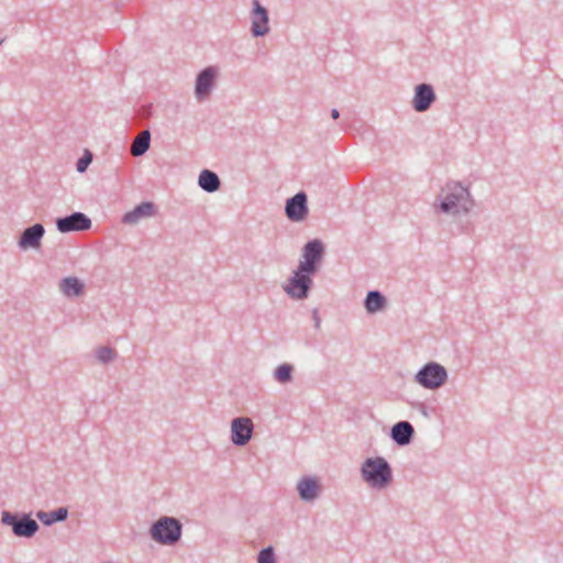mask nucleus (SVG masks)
<instances>
[{
    "label": "nucleus",
    "instance_id": "15",
    "mask_svg": "<svg viewBox=\"0 0 563 563\" xmlns=\"http://www.w3.org/2000/svg\"><path fill=\"white\" fill-rule=\"evenodd\" d=\"M156 213V207L153 202L145 201L136 206L133 210L126 212L122 222L125 224H136L141 219L153 217Z\"/></svg>",
    "mask_w": 563,
    "mask_h": 563
},
{
    "label": "nucleus",
    "instance_id": "6",
    "mask_svg": "<svg viewBox=\"0 0 563 563\" xmlns=\"http://www.w3.org/2000/svg\"><path fill=\"white\" fill-rule=\"evenodd\" d=\"M448 379L446 369L434 362L426 364L416 375V380L422 387L437 389L444 385Z\"/></svg>",
    "mask_w": 563,
    "mask_h": 563
},
{
    "label": "nucleus",
    "instance_id": "12",
    "mask_svg": "<svg viewBox=\"0 0 563 563\" xmlns=\"http://www.w3.org/2000/svg\"><path fill=\"white\" fill-rule=\"evenodd\" d=\"M435 101V93L431 85L420 84L415 89L412 108L417 112H426Z\"/></svg>",
    "mask_w": 563,
    "mask_h": 563
},
{
    "label": "nucleus",
    "instance_id": "22",
    "mask_svg": "<svg viewBox=\"0 0 563 563\" xmlns=\"http://www.w3.org/2000/svg\"><path fill=\"white\" fill-rule=\"evenodd\" d=\"M386 305V298L377 290H372L367 294L365 299V308L368 312L373 313L382 310Z\"/></svg>",
    "mask_w": 563,
    "mask_h": 563
},
{
    "label": "nucleus",
    "instance_id": "7",
    "mask_svg": "<svg viewBox=\"0 0 563 563\" xmlns=\"http://www.w3.org/2000/svg\"><path fill=\"white\" fill-rule=\"evenodd\" d=\"M324 253L323 244L320 240L309 241L302 250L303 261L299 263L300 271L306 273H317Z\"/></svg>",
    "mask_w": 563,
    "mask_h": 563
},
{
    "label": "nucleus",
    "instance_id": "23",
    "mask_svg": "<svg viewBox=\"0 0 563 563\" xmlns=\"http://www.w3.org/2000/svg\"><path fill=\"white\" fill-rule=\"evenodd\" d=\"M294 367L290 364H282L274 372V378L280 384H287L292 379Z\"/></svg>",
    "mask_w": 563,
    "mask_h": 563
},
{
    "label": "nucleus",
    "instance_id": "17",
    "mask_svg": "<svg viewBox=\"0 0 563 563\" xmlns=\"http://www.w3.org/2000/svg\"><path fill=\"white\" fill-rule=\"evenodd\" d=\"M415 433L412 424L408 421H399L391 428V439L398 445H407L411 442Z\"/></svg>",
    "mask_w": 563,
    "mask_h": 563
},
{
    "label": "nucleus",
    "instance_id": "26",
    "mask_svg": "<svg viewBox=\"0 0 563 563\" xmlns=\"http://www.w3.org/2000/svg\"><path fill=\"white\" fill-rule=\"evenodd\" d=\"M92 161V155L90 152L86 151V153L77 161L76 167L79 173H84L87 170L88 166Z\"/></svg>",
    "mask_w": 563,
    "mask_h": 563
},
{
    "label": "nucleus",
    "instance_id": "13",
    "mask_svg": "<svg viewBox=\"0 0 563 563\" xmlns=\"http://www.w3.org/2000/svg\"><path fill=\"white\" fill-rule=\"evenodd\" d=\"M216 75L217 73L213 67H207L198 74L195 86V93L198 100H203L210 95L214 86Z\"/></svg>",
    "mask_w": 563,
    "mask_h": 563
},
{
    "label": "nucleus",
    "instance_id": "2",
    "mask_svg": "<svg viewBox=\"0 0 563 563\" xmlns=\"http://www.w3.org/2000/svg\"><path fill=\"white\" fill-rule=\"evenodd\" d=\"M364 482L371 487L382 489L393 481V472L389 463L382 456L366 459L361 467Z\"/></svg>",
    "mask_w": 563,
    "mask_h": 563
},
{
    "label": "nucleus",
    "instance_id": "10",
    "mask_svg": "<svg viewBox=\"0 0 563 563\" xmlns=\"http://www.w3.org/2000/svg\"><path fill=\"white\" fill-rule=\"evenodd\" d=\"M253 9L251 12V32L255 37L265 36L269 32V18L267 10L261 4L260 0L252 1Z\"/></svg>",
    "mask_w": 563,
    "mask_h": 563
},
{
    "label": "nucleus",
    "instance_id": "19",
    "mask_svg": "<svg viewBox=\"0 0 563 563\" xmlns=\"http://www.w3.org/2000/svg\"><path fill=\"white\" fill-rule=\"evenodd\" d=\"M199 186L207 192H214L220 188L221 181L214 172L203 169L198 179Z\"/></svg>",
    "mask_w": 563,
    "mask_h": 563
},
{
    "label": "nucleus",
    "instance_id": "20",
    "mask_svg": "<svg viewBox=\"0 0 563 563\" xmlns=\"http://www.w3.org/2000/svg\"><path fill=\"white\" fill-rule=\"evenodd\" d=\"M150 144L151 133L148 130H144L132 141L130 152L135 157L141 156L150 148Z\"/></svg>",
    "mask_w": 563,
    "mask_h": 563
},
{
    "label": "nucleus",
    "instance_id": "3",
    "mask_svg": "<svg viewBox=\"0 0 563 563\" xmlns=\"http://www.w3.org/2000/svg\"><path fill=\"white\" fill-rule=\"evenodd\" d=\"M181 522L178 519L168 516L161 517L150 529L151 538L163 545L176 544L181 538Z\"/></svg>",
    "mask_w": 563,
    "mask_h": 563
},
{
    "label": "nucleus",
    "instance_id": "28",
    "mask_svg": "<svg viewBox=\"0 0 563 563\" xmlns=\"http://www.w3.org/2000/svg\"><path fill=\"white\" fill-rule=\"evenodd\" d=\"M331 117H332L334 120L339 119V117H340V112H339V110H338V109H332V110H331Z\"/></svg>",
    "mask_w": 563,
    "mask_h": 563
},
{
    "label": "nucleus",
    "instance_id": "21",
    "mask_svg": "<svg viewBox=\"0 0 563 563\" xmlns=\"http://www.w3.org/2000/svg\"><path fill=\"white\" fill-rule=\"evenodd\" d=\"M68 516V510L65 507H59L53 511L40 510L36 514L37 519L45 526H51L57 521H64Z\"/></svg>",
    "mask_w": 563,
    "mask_h": 563
},
{
    "label": "nucleus",
    "instance_id": "24",
    "mask_svg": "<svg viewBox=\"0 0 563 563\" xmlns=\"http://www.w3.org/2000/svg\"><path fill=\"white\" fill-rule=\"evenodd\" d=\"M96 356L101 363L107 364L115 358L117 352L112 347L101 346L96 351Z\"/></svg>",
    "mask_w": 563,
    "mask_h": 563
},
{
    "label": "nucleus",
    "instance_id": "9",
    "mask_svg": "<svg viewBox=\"0 0 563 563\" xmlns=\"http://www.w3.org/2000/svg\"><path fill=\"white\" fill-rule=\"evenodd\" d=\"M308 198L306 192L299 191L294 197L287 199L285 213L294 222L303 221L308 216Z\"/></svg>",
    "mask_w": 563,
    "mask_h": 563
},
{
    "label": "nucleus",
    "instance_id": "18",
    "mask_svg": "<svg viewBox=\"0 0 563 563\" xmlns=\"http://www.w3.org/2000/svg\"><path fill=\"white\" fill-rule=\"evenodd\" d=\"M60 291L67 297L80 296L85 286L77 277H65L59 282Z\"/></svg>",
    "mask_w": 563,
    "mask_h": 563
},
{
    "label": "nucleus",
    "instance_id": "14",
    "mask_svg": "<svg viewBox=\"0 0 563 563\" xmlns=\"http://www.w3.org/2000/svg\"><path fill=\"white\" fill-rule=\"evenodd\" d=\"M44 233L45 229L41 223L26 228L20 236L19 246L22 250L38 249Z\"/></svg>",
    "mask_w": 563,
    "mask_h": 563
},
{
    "label": "nucleus",
    "instance_id": "25",
    "mask_svg": "<svg viewBox=\"0 0 563 563\" xmlns=\"http://www.w3.org/2000/svg\"><path fill=\"white\" fill-rule=\"evenodd\" d=\"M257 563H277L274 549L268 547L261 550L257 556Z\"/></svg>",
    "mask_w": 563,
    "mask_h": 563
},
{
    "label": "nucleus",
    "instance_id": "11",
    "mask_svg": "<svg viewBox=\"0 0 563 563\" xmlns=\"http://www.w3.org/2000/svg\"><path fill=\"white\" fill-rule=\"evenodd\" d=\"M253 433V422L250 418L240 417L231 422V440L235 445L249 443Z\"/></svg>",
    "mask_w": 563,
    "mask_h": 563
},
{
    "label": "nucleus",
    "instance_id": "1",
    "mask_svg": "<svg viewBox=\"0 0 563 563\" xmlns=\"http://www.w3.org/2000/svg\"><path fill=\"white\" fill-rule=\"evenodd\" d=\"M437 201L439 203L433 205L435 211L452 216L467 214L475 205L470 189L454 180L448 181L441 188Z\"/></svg>",
    "mask_w": 563,
    "mask_h": 563
},
{
    "label": "nucleus",
    "instance_id": "4",
    "mask_svg": "<svg viewBox=\"0 0 563 563\" xmlns=\"http://www.w3.org/2000/svg\"><path fill=\"white\" fill-rule=\"evenodd\" d=\"M1 523L10 526L19 538H32L40 529L38 523L26 514H12L8 510L1 514Z\"/></svg>",
    "mask_w": 563,
    "mask_h": 563
},
{
    "label": "nucleus",
    "instance_id": "16",
    "mask_svg": "<svg viewBox=\"0 0 563 563\" xmlns=\"http://www.w3.org/2000/svg\"><path fill=\"white\" fill-rule=\"evenodd\" d=\"M297 490L302 500L311 501L319 496L321 487L317 478L306 476L298 482Z\"/></svg>",
    "mask_w": 563,
    "mask_h": 563
},
{
    "label": "nucleus",
    "instance_id": "5",
    "mask_svg": "<svg viewBox=\"0 0 563 563\" xmlns=\"http://www.w3.org/2000/svg\"><path fill=\"white\" fill-rule=\"evenodd\" d=\"M312 275L314 273H306L298 267L284 286L285 292L297 300L306 299L313 285Z\"/></svg>",
    "mask_w": 563,
    "mask_h": 563
},
{
    "label": "nucleus",
    "instance_id": "27",
    "mask_svg": "<svg viewBox=\"0 0 563 563\" xmlns=\"http://www.w3.org/2000/svg\"><path fill=\"white\" fill-rule=\"evenodd\" d=\"M313 320H314V327L318 329L320 327V317L318 314V311L317 310H313Z\"/></svg>",
    "mask_w": 563,
    "mask_h": 563
},
{
    "label": "nucleus",
    "instance_id": "8",
    "mask_svg": "<svg viewBox=\"0 0 563 563\" xmlns=\"http://www.w3.org/2000/svg\"><path fill=\"white\" fill-rule=\"evenodd\" d=\"M91 225L92 222L90 218L82 212H73L69 216L56 220V228L62 233L88 231Z\"/></svg>",
    "mask_w": 563,
    "mask_h": 563
}]
</instances>
